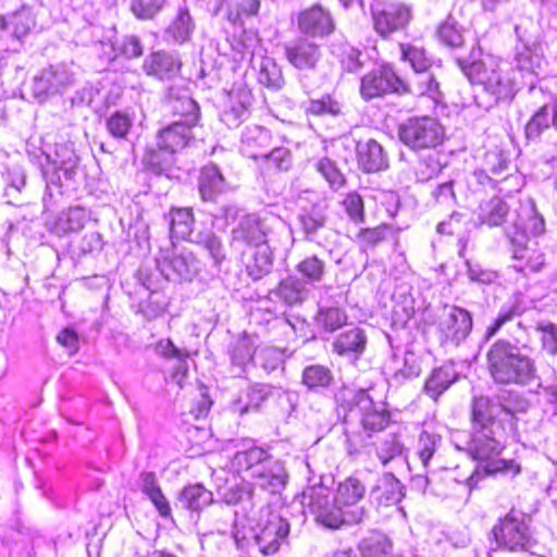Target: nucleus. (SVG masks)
Returning <instances> with one entry per match:
<instances>
[{"label":"nucleus","instance_id":"1","mask_svg":"<svg viewBox=\"0 0 557 557\" xmlns=\"http://www.w3.org/2000/svg\"><path fill=\"white\" fill-rule=\"evenodd\" d=\"M227 505H234L233 537L238 549L253 557L256 552L273 555L278 552L289 533V523L270 507L260 508L259 518L253 513V492L249 483L242 482L220 492Z\"/></svg>","mask_w":557,"mask_h":557},{"label":"nucleus","instance_id":"2","mask_svg":"<svg viewBox=\"0 0 557 557\" xmlns=\"http://www.w3.org/2000/svg\"><path fill=\"white\" fill-rule=\"evenodd\" d=\"M458 63L465 76L471 84L481 86L492 103L511 101L519 90L516 70L493 54Z\"/></svg>","mask_w":557,"mask_h":557},{"label":"nucleus","instance_id":"3","mask_svg":"<svg viewBox=\"0 0 557 557\" xmlns=\"http://www.w3.org/2000/svg\"><path fill=\"white\" fill-rule=\"evenodd\" d=\"M545 232L544 218L537 212L535 202L528 198L520 202L518 220L507 231L511 245L512 268L517 272H537L544 264V256L536 249L528 247V236H540Z\"/></svg>","mask_w":557,"mask_h":557},{"label":"nucleus","instance_id":"4","mask_svg":"<svg viewBox=\"0 0 557 557\" xmlns=\"http://www.w3.org/2000/svg\"><path fill=\"white\" fill-rule=\"evenodd\" d=\"M487 368L496 383L507 385H529L537 372L535 361L506 339H498L490 347Z\"/></svg>","mask_w":557,"mask_h":557},{"label":"nucleus","instance_id":"5","mask_svg":"<svg viewBox=\"0 0 557 557\" xmlns=\"http://www.w3.org/2000/svg\"><path fill=\"white\" fill-rule=\"evenodd\" d=\"M505 447L506 436L504 428L494 426L472 431L467 450L473 459L480 462L485 473H503L513 478L520 473L521 467L513 459L500 458Z\"/></svg>","mask_w":557,"mask_h":557},{"label":"nucleus","instance_id":"6","mask_svg":"<svg viewBox=\"0 0 557 557\" xmlns=\"http://www.w3.org/2000/svg\"><path fill=\"white\" fill-rule=\"evenodd\" d=\"M497 546L508 552H524L542 556L544 547L539 543L532 529V518L511 509L498 518L492 529Z\"/></svg>","mask_w":557,"mask_h":557},{"label":"nucleus","instance_id":"7","mask_svg":"<svg viewBox=\"0 0 557 557\" xmlns=\"http://www.w3.org/2000/svg\"><path fill=\"white\" fill-rule=\"evenodd\" d=\"M182 121H175L162 128L158 134L159 150H148L144 161L156 173H163L173 161V154L188 145L193 135L191 128Z\"/></svg>","mask_w":557,"mask_h":557},{"label":"nucleus","instance_id":"8","mask_svg":"<svg viewBox=\"0 0 557 557\" xmlns=\"http://www.w3.org/2000/svg\"><path fill=\"white\" fill-rule=\"evenodd\" d=\"M156 264L168 281H191L199 271V262L194 253L187 249H177L174 245L160 249Z\"/></svg>","mask_w":557,"mask_h":557},{"label":"nucleus","instance_id":"9","mask_svg":"<svg viewBox=\"0 0 557 557\" xmlns=\"http://www.w3.org/2000/svg\"><path fill=\"white\" fill-rule=\"evenodd\" d=\"M444 127L430 116L412 117L399 128L400 140L411 149L434 148L444 140Z\"/></svg>","mask_w":557,"mask_h":557},{"label":"nucleus","instance_id":"10","mask_svg":"<svg viewBox=\"0 0 557 557\" xmlns=\"http://www.w3.org/2000/svg\"><path fill=\"white\" fill-rule=\"evenodd\" d=\"M76 82V73L73 66L60 63L42 70L34 76L32 84L33 96L39 101L48 97L63 94Z\"/></svg>","mask_w":557,"mask_h":557},{"label":"nucleus","instance_id":"11","mask_svg":"<svg viewBox=\"0 0 557 557\" xmlns=\"http://www.w3.org/2000/svg\"><path fill=\"white\" fill-rule=\"evenodd\" d=\"M532 25V20L529 17L523 18L520 23L515 24V33L518 39L516 47V66L521 76H529L530 81L527 83L531 88L535 84L533 76H539L542 72L544 59L542 54L537 53L531 47V37L528 34V26Z\"/></svg>","mask_w":557,"mask_h":557},{"label":"nucleus","instance_id":"12","mask_svg":"<svg viewBox=\"0 0 557 557\" xmlns=\"http://www.w3.org/2000/svg\"><path fill=\"white\" fill-rule=\"evenodd\" d=\"M42 154L46 164L40 163V166L42 175L47 181L59 184L61 180L59 172H62L65 178L72 177L78 164V157L72 141H58L52 149L45 150Z\"/></svg>","mask_w":557,"mask_h":557},{"label":"nucleus","instance_id":"13","mask_svg":"<svg viewBox=\"0 0 557 557\" xmlns=\"http://www.w3.org/2000/svg\"><path fill=\"white\" fill-rule=\"evenodd\" d=\"M329 496L324 487H310L304 493V505L327 528L337 529L343 523H350L347 510L335 503L331 506Z\"/></svg>","mask_w":557,"mask_h":557},{"label":"nucleus","instance_id":"14","mask_svg":"<svg viewBox=\"0 0 557 557\" xmlns=\"http://www.w3.org/2000/svg\"><path fill=\"white\" fill-rule=\"evenodd\" d=\"M473 322L471 313L458 306H446L437 323L443 343L459 345L470 335Z\"/></svg>","mask_w":557,"mask_h":557},{"label":"nucleus","instance_id":"15","mask_svg":"<svg viewBox=\"0 0 557 557\" xmlns=\"http://www.w3.org/2000/svg\"><path fill=\"white\" fill-rule=\"evenodd\" d=\"M35 24L34 13L26 7L8 15L0 14V39L10 40L7 50L17 52L22 46V39Z\"/></svg>","mask_w":557,"mask_h":557},{"label":"nucleus","instance_id":"16","mask_svg":"<svg viewBox=\"0 0 557 557\" xmlns=\"http://www.w3.org/2000/svg\"><path fill=\"white\" fill-rule=\"evenodd\" d=\"M406 83L400 79L389 65L372 70L361 79L360 94L364 99H372L388 92H401Z\"/></svg>","mask_w":557,"mask_h":557},{"label":"nucleus","instance_id":"17","mask_svg":"<svg viewBox=\"0 0 557 557\" xmlns=\"http://www.w3.org/2000/svg\"><path fill=\"white\" fill-rule=\"evenodd\" d=\"M352 411L360 417V422L366 431L377 432L389 422V413L382 401H374L366 389L358 391L352 397Z\"/></svg>","mask_w":557,"mask_h":557},{"label":"nucleus","instance_id":"18","mask_svg":"<svg viewBox=\"0 0 557 557\" xmlns=\"http://www.w3.org/2000/svg\"><path fill=\"white\" fill-rule=\"evenodd\" d=\"M270 226L265 219L256 214L244 216L232 232V245L237 248H251L268 244Z\"/></svg>","mask_w":557,"mask_h":557},{"label":"nucleus","instance_id":"19","mask_svg":"<svg viewBox=\"0 0 557 557\" xmlns=\"http://www.w3.org/2000/svg\"><path fill=\"white\" fill-rule=\"evenodd\" d=\"M251 102V90L245 84H234L225 96L221 121L230 128L237 127L248 117Z\"/></svg>","mask_w":557,"mask_h":557},{"label":"nucleus","instance_id":"20","mask_svg":"<svg viewBox=\"0 0 557 557\" xmlns=\"http://www.w3.org/2000/svg\"><path fill=\"white\" fill-rule=\"evenodd\" d=\"M366 494V486L357 478H347L339 483L336 490L334 502L347 510L348 521L359 523L363 520L366 511L359 503Z\"/></svg>","mask_w":557,"mask_h":557},{"label":"nucleus","instance_id":"21","mask_svg":"<svg viewBox=\"0 0 557 557\" xmlns=\"http://www.w3.org/2000/svg\"><path fill=\"white\" fill-rule=\"evenodd\" d=\"M374 28L382 36H387L404 28L410 21V9L403 3H385L372 10Z\"/></svg>","mask_w":557,"mask_h":557},{"label":"nucleus","instance_id":"22","mask_svg":"<svg viewBox=\"0 0 557 557\" xmlns=\"http://www.w3.org/2000/svg\"><path fill=\"white\" fill-rule=\"evenodd\" d=\"M287 61L296 69L306 71L315 67L321 59V49L307 38H299L284 46Z\"/></svg>","mask_w":557,"mask_h":557},{"label":"nucleus","instance_id":"23","mask_svg":"<svg viewBox=\"0 0 557 557\" xmlns=\"http://www.w3.org/2000/svg\"><path fill=\"white\" fill-rule=\"evenodd\" d=\"M433 494L442 497L454 495L458 490L467 491L474 484V475L459 476L458 468H442L431 471Z\"/></svg>","mask_w":557,"mask_h":557},{"label":"nucleus","instance_id":"24","mask_svg":"<svg viewBox=\"0 0 557 557\" xmlns=\"http://www.w3.org/2000/svg\"><path fill=\"white\" fill-rule=\"evenodd\" d=\"M299 29L312 37H323L334 30L331 14L320 5H314L299 14Z\"/></svg>","mask_w":557,"mask_h":557},{"label":"nucleus","instance_id":"25","mask_svg":"<svg viewBox=\"0 0 557 557\" xmlns=\"http://www.w3.org/2000/svg\"><path fill=\"white\" fill-rule=\"evenodd\" d=\"M271 144V133L259 125L246 126L240 137V152L250 159H259L265 156Z\"/></svg>","mask_w":557,"mask_h":557},{"label":"nucleus","instance_id":"26","mask_svg":"<svg viewBox=\"0 0 557 557\" xmlns=\"http://www.w3.org/2000/svg\"><path fill=\"white\" fill-rule=\"evenodd\" d=\"M252 479L261 488L275 494L285 487L288 475L282 461L270 458L263 466L257 468Z\"/></svg>","mask_w":557,"mask_h":557},{"label":"nucleus","instance_id":"27","mask_svg":"<svg viewBox=\"0 0 557 557\" xmlns=\"http://www.w3.org/2000/svg\"><path fill=\"white\" fill-rule=\"evenodd\" d=\"M404 485L392 473H383L371 488L370 495L372 499L380 506H394L400 503L405 496Z\"/></svg>","mask_w":557,"mask_h":557},{"label":"nucleus","instance_id":"28","mask_svg":"<svg viewBox=\"0 0 557 557\" xmlns=\"http://www.w3.org/2000/svg\"><path fill=\"white\" fill-rule=\"evenodd\" d=\"M246 270L252 280H259L270 273L273 264V255L268 244L245 248L242 251Z\"/></svg>","mask_w":557,"mask_h":557},{"label":"nucleus","instance_id":"29","mask_svg":"<svg viewBox=\"0 0 557 557\" xmlns=\"http://www.w3.org/2000/svg\"><path fill=\"white\" fill-rule=\"evenodd\" d=\"M181 65L176 53L158 51L146 58L144 70L148 75L165 79L174 77L180 72Z\"/></svg>","mask_w":557,"mask_h":557},{"label":"nucleus","instance_id":"30","mask_svg":"<svg viewBox=\"0 0 557 557\" xmlns=\"http://www.w3.org/2000/svg\"><path fill=\"white\" fill-rule=\"evenodd\" d=\"M368 337L364 331L358 326H352L342 332L333 342V350L347 357L358 358L366 350Z\"/></svg>","mask_w":557,"mask_h":557},{"label":"nucleus","instance_id":"31","mask_svg":"<svg viewBox=\"0 0 557 557\" xmlns=\"http://www.w3.org/2000/svg\"><path fill=\"white\" fill-rule=\"evenodd\" d=\"M198 189L203 201H214L226 190L225 180L216 165L208 164L201 169Z\"/></svg>","mask_w":557,"mask_h":557},{"label":"nucleus","instance_id":"32","mask_svg":"<svg viewBox=\"0 0 557 557\" xmlns=\"http://www.w3.org/2000/svg\"><path fill=\"white\" fill-rule=\"evenodd\" d=\"M458 377L459 373L455 363L446 362L432 371L425 381L424 391L432 399L436 400Z\"/></svg>","mask_w":557,"mask_h":557},{"label":"nucleus","instance_id":"33","mask_svg":"<svg viewBox=\"0 0 557 557\" xmlns=\"http://www.w3.org/2000/svg\"><path fill=\"white\" fill-rule=\"evenodd\" d=\"M358 163L364 172H379L387 168V158L382 146L370 139L357 145Z\"/></svg>","mask_w":557,"mask_h":557},{"label":"nucleus","instance_id":"34","mask_svg":"<svg viewBox=\"0 0 557 557\" xmlns=\"http://www.w3.org/2000/svg\"><path fill=\"white\" fill-rule=\"evenodd\" d=\"M271 394L272 387L270 385H252L240 392L237 399L232 404V410L239 414L257 410Z\"/></svg>","mask_w":557,"mask_h":557},{"label":"nucleus","instance_id":"35","mask_svg":"<svg viewBox=\"0 0 557 557\" xmlns=\"http://www.w3.org/2000/svg\"><path fill=\"white\" fill-rule=\"evenodd\" d=\"M84 224L85 212L78 207L61 211L54 218L47 221L48 230L58 236H63L70 232H77L84 227Z\"/></svg>","mask_w":557,"mask_h":557},{"label":"nucleus","instance_id":"36","mask_svg":"<svg viewBox=\"0 0 557 557\" xmlns=\"http://www.w3.org/2000/svg\"><path fill=\"white\" fill-rule=\"evenodd\" d=\"M299 222L308 240L323 245L321 233L329 230L325 227V210L321 206H313L310 210H304L299 214Z\"/></svg>","mask_w":557,"mask_h":557},{"label":"nucleus","instance_id":"37","mask_svg":"<svg viewBox=\"0 0 557 557\" xmlns=\"http://www.w3.org/2000/svg\"><path fill=\"white\" fill-rule=\"evenodd\" d=\"M496 406L491 403L488 397H473L471 412L472 431L503 426L500 422L496 420Z\"/></svg>","mask_w":557,"mask_h":557},{"label":"nucleus","instance_id":"38","mask_svg":"<svg viewBox=\"0 0 557 557\" xmlns=\"http://www.w3.org/2000/svg\"><path fill=\"white\" fill-rule=\"evenodd\" d=\"M169 101L173 113L180 116L178 121L190 126H195L198 123L200 116L199 106L187 91L174 95V90L171 89Z\"/></svg>","mask_w":557,"mask_h":557},{"label":"nucleus","instance_id":"39","mask_svg":"<svg viewBox=\"0 0 557 557\" xmlns=\"http://www.w3.org/2000/svg\"><path fill=\"white\" fill-rule=\"evenodd\" d=\"M195 24L189 11L181 8L175 18L165 28L164 39L172 44H184L190 40Z\"/></svg>","mask_w":557,"mask_h":557},{"label":"nucleus","instance_id":"40","mask_svg":"<svg viewBox=\"0 0 557 557\" xmlns=\"http://www.w3.org/2000/svg\"><path fill=\"white\" fill-rule=\"evenodd\" d=\"M509 213V206L499 197H493L480 203L476 218L481 224L490 227L502 225Z\"/></svg>","mask_w":557,"mask_h":557},{"label":"nucleus","instance_id":"41","mask_svg":"<svg viewBox=\"0 0 557 557\" xmlns=\"http://www.w3.org/2000/svg\"><path fill=\"white\" fill-rule=\"evenodd\" d=\"M405 91L417 96H426L434 102H440L442 97L440 83L431 70L416 73L410 84H406V89L401 90V92Z\"/></svg>","mask_w":557,"mask_h":557},{"label":"nucleus","instance_id":"42","mask_svg":"<svg viewBox=\"0 0 557 557\" xmlns=\"http://www.w3.org/2000/svg\"><path fill=\"white\" fill-rule=\"evenodd\" d=\"M441 446L442 436L440 434L426 430L420 433L414 447V455L424 469L431 467V461L437 457Z\"/></svg>","mask_w":557,"mask_h":557},{"label":"nucleus","instance_id":"43","mask_svg":"<svg viewBox=\"0 0 557 557\" xmlns=\"http://www.w3.org/2000/svg\"><path fill=\"white\" fill-rule=\"evenodd\" d=\"M269 459L267 450L261 447H251L247 450L237 451L233 459V466L239 472H247L248 476L252 479L257 468L263 466Z\"/></svg>","mask_w":557,"mask_h":557},{"label":"nucleus","instance_id":"44","mask_svg":"<svg viewBox=\"0 0 557 557\" xmlns=\"http://www.w3.org/2000/svg\"><path fill=\"white\" fill-rule=\"evenodd\" d=\"M253 66H258V82L272 90H280L285 84L282 70L274 59L270 57H261L259 63L256 62Z\"/></svg>","mask_w":557,"mask_h":557},{"label":"nucleus","instance_id":"45","mask_svg":"<svg viewBox=\"0 0 557 557\" xmlns=\"http://www.w3.org/2000/svg\"><path fill=\"white\" fill-rule=\"evenodd\" d=\"M139 484L143 493L149 497L158 512L162 517H168L171 512V507L157 482L154 473L143 472L139 478Z\"/></svg>","mask_w":557,"mask_h":557},{"label":"nucleus","instance_id":"46","mask_svg":"<svg viewBox=\"0 0 557 557\" xmlns=\"http://www.w3.org/2000/svg\"><path fill=\"white\" fill-rule=\"evenodd\" d=\"M144 270H139V277L143 285L147 289L151 290V293L147 301L140 304V311L147 319L152 320L161 315L166 310L168 301L161 293L154 289L156 286L150 278L148 276L144 277Z\"/></svg>","mask_w":557,"mask_h":557},{"label":"nucleus","instance_id":"47","mask_svg":"<svg viewBox=\"0 0 557 557\" xmlns=\"http://www.w3.org/2000/svg\"><path fill=\"white\" fill-rule=\"evenodd\" d=\"M302 384L310 391L325 388L333 382V373L323 364H310L304 368L301 374Z\"/></svg>","mask_w":557,"mask_h":557},{"label":"nucleus","instance_id":"48","mask_svg":"<svg viewBox=\"0 0 557 557\" xmlns=\"http://www.w3.org/2000/svg\"><path fill=\"white\" fill-rule=\"evenodd\" d=\"M194 215L190 209L182 208L171 211L170 232L172 237L189 239L193 235Z\"/></svg>","mask_w":557,"mask_h":557},{"label":"nucleus","instance_id":"49","mask_svg":"<svg viewBox=\"0 0 557 557\" xmlns=\"http://www.w3.org/2000/svg\"><path fill=\"white\" fill-rule=\"evenodd\" d=\"M401 59L408 62L416 73L432 70L435 61L430 58L422 47L410 44L400 45Z\"/></svg>","mask_w":557,"mask_h":557},{"label":"nucleus","instance_id":"50","mask_svg":"<svg viewBox=\"0 0 557 557\" xmlns=\"http://www.w3.org/2000/svg\"><path fill=\"white\" fill-rule=\"evenodd\" d=\"M360 552L363 557H391L392 543L385 534L373 532L361 541Z\"/></svg>","mask_w":557,"mask_h":557},{"label":"nucleus","instance_id":"51","mask_svg":"<svg viewBox=\"0 0 557 557\" xmlns=\"http://www.w3.org/2000/svg\"><path fill=\"white\" fill-rule=\"evenodd\" d=\"M406 455V447L397 434H388L376 446V456L383 466L389 461L404 458Z\"/></svg>","mask_w":557,"mask_h":557},{"label":"nucleus","instance_id":"52","mask_svg":"<svg viewBox=\"0 0 557 557\" xmlns=\"http://www.w3.org/2000/svg\"><path fill=\"white\" fill-rule=\"evenodd\" d=\"M277 294L286 304L301 302L308 294L307 283L298 277H287L280 283Z\"/></svg>","mask_w":557,"mask_h":557},{"label":"nucleus","instance_id":"53","mask_svg":"<svg viewBox=\"0 0 557 557\" xmlns=\"http://www.w3.org/2000/svg\"><path fill=\"white\" fill-rule=\"evenodd\" d=\"M180 500L186 508L197 511L211 504L212 493L200 484L190 485L182 491Z\"/></svg>","mask_w":557,"mask_h":557},{"label":"nucleus","instance_id":"54","mask_svg":"<svg viewBox=\"0 0 557 557\" xmlns=\"http://www.w3.org/2000/svg\"><path fill=\"white\" fill-rule=\"evenodd\" d=\"M347 320L345 311L337 307H320L315 315L317 325L330 333L345 325Z\"/></svg>","mask_w":557,"mask_h":557},{"label":"nucleus","instance_id":"55","mask_svg":"<svg viewBox=\"0 0 557 557\" xmlns=\"http://www.w3.org/2000/svg\"><path fill=\"white\" fill-rule=\"evenodd\" d=\"M257 355V338L244 335L232 349V362L240 368L250 363Z\"/></svg>","mask_w":557,"mask_h":557},{"label":"nucleus","instance_id":"56","mask_svg":"<svg viewBox=\"0 0 557 557\" xmlns=\"http://www.w3.org/2000/svg\"><path fill=\"white\" fill-rule=\"evenodd\" d=\"M332 52L335 54L342 66L347 72H357L361 69L362 62L360 61L361 51L347 42L333 45Z\"/></svg>","mask_w":557,"mask_h":557},{"label":"nucleus","instance_id":"57","mask_svg":"<svg viewBox=\"0 0 557 557\" xmlns=\"http://www.w3.org/2000/svg\"><path fill=\"white\" fill-rule=\"evenodd\" d=\"M523 309L518 300L506 304L499 309L495 320L486 327L485 337H493L506 323L512 321L516 317H520Z\"/></svg>","mask_w":557,"mask_h":557},{"label":"nucleus","instance_id":"58","mask_svg":"<svg viewBox=\"0 0 557 557\" xmlns=\"http://www.w3.org/2000/svg\"><path fill=\"white\" fill-rule=\"evenodd\" d=\"M307 111L313 115L338 116L342 114L343 104L331 95H323L319 99L309 102Z\"/></svg>","mask_w":557,"mask_h":557},{"label":"nucleus","instance_id":"59","mask_svg":"<svg viewBox=\"0 0 557 557\" xmlns=\"http://www.w3.org/2000/svg\"><path fill=\"white\" fill-rule=\"evenodd\" d=\"M106 126L113 138L125 139L133 126V119L129 114L117 111L107 120Z\"/></svg>","mask_w":557,"mask_h":557},{"label":"nucleus","instance_id":"60","mask_svg":"<svg viewBox=\"0 0 557 557\" xmlns=\"http://www.w3.org/2000/svg\"><path fill=\"white\" fill-rule=\"evenodd\" d=\"M395 375L407 379L418 376L421 368L418 357L412 351H406L401 359L394 357Z\"/></svg>","mask_w":557,"mask_h":557},{"label":"nucleus","instance_id":"61","mask_svg":"<svg viewBox=\"0 0 557 557\" xmlns=\"http://www.w3.org/2000/svg\"><path fill=\"white\" fill-rule=\"evenodd\" d=\"M553 124L552 112L547 106L540 108L530 119L525 126L528 138H536L542 132Z\"/></svg>","mask_w":557,"mask_h":557},{"label":"nucleus","instance_id":"62","mask_svg":"<svg viewBox=\"0 0 557 557\" xmlns=\"http://www.w3.org/2000/svg\"><path fill=\"white\" fill-rule=\"evenodd\" d=\"M437 35L440 40L449 47H460L463 44L462 29L458 23L450 17L440 25Z\"/></svg>","mask_w":557,"mask_h":557},{"label":"nucleus","instance_id":"63","mask_svg":"<svg viewBox=\"0 0 557 557\" xmlns=\"http://www.w3.org/2000/svg\"><path fill=\"white\" fill-rule=\"evenodd\" d=\"M209 252L215 264H220L226 257L222 240L213 233L198 235L195 239Z\"/></svg>","mask_w":557,"mask_h":557},{"label":"nucleus","instance_id":"64","mask_svg":"<svg viewBox=\"0 0 557 557\" xmlns=\"http://www.w3.org/2000/svg\"><path fill=\"white\" fill-rule=\"evenodd\" d=\"M536 331L542 333L543 349L552 356L557 355V324L541 321L536 324Z\"/></svg>","mask_w":557,"mask_h":557}]
</instances>
